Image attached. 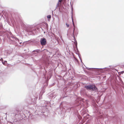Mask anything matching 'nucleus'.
Instances as JSON below:
<instances>
[{
    "instance_id": "0eeeda50",
    "label": "nucleus",
    "mask_w": 124,
    "mask_h": 124,
    "mask_svg": "<svg viewBox=\"0 0 124 124\" xmlns=\"http://www.w3.org/2000/svg\"><path fill=\"white\" fill-rule=\"evenodd\" d=\"M118 119H119V120L120 121L121 119V116L120 117H118Z\"/></svg>"
},
{
    "instance_id": "20e7f679",
    "label": "nucleus",
    "mask_w": 124,
    "mask_h": 124,
    "mask_svg": "<svg viewBox=\"0 0 124 124\" xmlns=\"http://www.w3.org/2000/svg\"><path fill=\"white\" fill-rule=\"evenodd\" d=\"M117 71L118 72V75H119V76H120V75H121V74H122L124 73V70L120 72H118L117 70Z\"/></svg>"
},
{
    "instance_id": "423d86ee",
    "label": "nucleus",
    "mask_w": 124,
    "mask_h": 124,
    "mask_svg": "<svg viewBox=\"0 0 124 124\" xmlns=\"http://www.w3.org/2000/svg\"><path fill=\"white\" fill-rule=\"evenodd\" d=\"M47 17L48 18H49L50 19L51 18V16L50 15H48L47 16Z\"/></svg>"
},
{
    "instance_id": "9b49d317",
    "label": "nucleus",
    "mask_w": 124,
    "mask_h": 124,
    "mask_svg": "<svg viewBox=\"0 0 124 124\" xmlns=\"http://www.w3.org/2000/svg\"><path fill=\"white\" fill-rule=\"evenodd\" d=\"M2 63L3 64H4V63L2 62Z\"/></svg>"
},
{
    "instance_id": "7ed1b4c3",
    "label": "nucleus",
    "mask_w": 124,
    "mask_h": 124,
    "mask_svg": "<svg viewBox=\"0 0 124 124\" xmlns=\"http://www.w3.org/2000/svg\"><path fill=\"white\" fill-rule=\"evenodd\" d=\"M40 42L42 45H45L46 44V40L45 38H41V39Z\"/></svg>"
},
{
    "instance_id": "1a4fd4ad",
    "label": "nucleus",
    "mask_w": 124,
    "mask_h": 124,
    "mask_svg": "<svg viewBox=\"0 0 124 124\" xmlns=\"http://www.w3.org/2000/svg\"><path fill=\"white\" fill-rule=\"evenodd\" d=\"M118 120H119L118 119V116H117V121H118Z\"/></svg>"
},
{
    "instance_id": "f8f14e48",
    "label": "nucleus",
    "mask_w": 124,
    "mask_h": 124,
    "mask_svg": "<svg viewBox=\"0 0 124 124\" xmlns=\"http://www.w3.org/2000/svg\"><path fill=\"white\" fill-rule=\"evenodd\" d=\"M74 38H75V37H74Z\"/></svg>"
},
{
    "instance_id": "f03ea898",
    "label": "nucleus",
    "mask_w": 124,
    "mask_h": 124,
    "mask_svg": "<svg viewBox=\"0 0 124 124\" xmlns=\"http://www.w3.org/2000/svg\"><path fill=\"white\" fill-rule=\"evenodd\" d=\"M117 76L118 77V79L117 78V85H121L122 84L123 82L122 81L121 78L119 77L118 75H117Z\"/></svg>"
},
{
    "instance_id": "f257e3e1",
    "label": "nucleus",
    "mask_w": 124,
    "mask_h": 124,
    "mask_svg": "<svg viewBox=\"0 0 124 124\" xmlns=\"http://www.w3.org/2000/svg\"><path fill=\"white\" fill-rule=\"evenodd\" d=\"M85 88L87 90H92L93 91L97 89L96 87L93 85L86 86H85Z\"/></svg>"
},
{
    "instance_id": "39448f33",
    "label": "nucleus",
    "mask_w": 124,
    "mask_h": 124,
    "mask_svg": "<svg viewBox=\"0 0 124 124\" xmlns=\"http://www.w3.org/2000/svg\"><path fill=\"white\" fill-rule=\"evenodd\" d=\"M62 0H59V2L57 6H59V4H60Z\"/></svg>"
},
{
    "instance_id": "9d476101",
    "label": "nucleus",
    "mask_w": 124,
    "mask_h": 124,
    "mask_svg": "<svg viewBox=\"0 0 124 124\" xmlns=\"http://www.w3.org/2000/svg\"><path fill=\"white\" fill-rule=\"evenodd\" d=\"M1 60V61H3V59H0V61Z\"/></svg>"
},
{
    "instance_id": "6e6552de",
    "label": "nucleus",
    "mask_w": 124,
    "mask_h": 124,
    "mask_svg": "<svg viewBox=\"0 0 124 124\" xmlns=\"http://www.w3.org/2000/svg\"><path fill=\"white\" fill-rule=\"evenodd\" d=\"M66 25H67V27H69V24H68L67 23H66Z\"/></svg>"
}]
</instances>
